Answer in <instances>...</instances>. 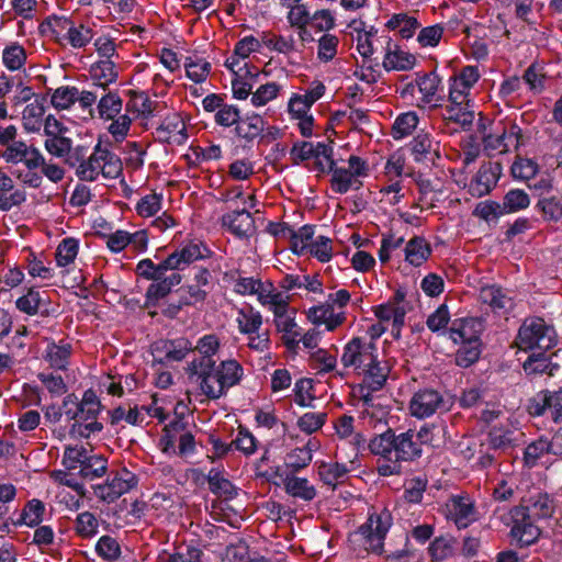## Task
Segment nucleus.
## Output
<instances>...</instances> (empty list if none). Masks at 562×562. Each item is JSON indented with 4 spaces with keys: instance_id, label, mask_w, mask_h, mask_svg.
<instances>
[{
    "instance_id": "b1692460",
    "label": "nucleus",
    "mask_w": 562,
    "mask_h": 562,
    "mask_svg": "<svg viewBox=\"0 0 562 562\" xmlns=\"http://www.w3.org/2000/svg\"><path fill=\"white\" fill-rule=\"evenodd\" d=\"M95 94L88 93V89H79L75 86H63L57 88L50 98L53 106L57 110H67L76 102L82 111L90 108Z\"/></svg>"
},
{
    "instance_id": "69168bd1",
    "label": "nucleus",
    "mask_w": 562,
    "mask_h": 562,
    "mask_svg": "<svg viewBox=\"0 0 562 562\" xmlns=\"http://www.w3.org/2000/svg\"><path fill=\"white\" fill-rule=\"evenodd\" d=\"M162 193L150 192L143 195L135 204V212L143 218L156 216L162 209Z\"/></svg>"
},
{
    "instance_id": "9d476101",
    "label": "nucleus",
    "mask_w": 562,
    "mask_h": 562,
    "mask_svg": "<svg viewBox=\"0 0 562 562\" xmlns=\"http://www.w3.org/2000/svg\"><path fill=\"white\" fill-rule=\"evenodd\" d=\"M102 404L92 389L83 392L80 400L79 417L77 423L69 427V435L74 438L88 439L91 435L103 430V424L99 420Z\"/></svg>"
},
{
    "instance_id": "7c9ffc66",
    "label": "nucleus",
    "mask_w": 562,
    "mask_h": 562,
    "mask_svg": "<svg viewBox=\"0 0 562 562\" xmlns=\"http://www.w3.org/2000/svg\"><path fill=\"white\" fill-rule=\"evenodd\" d=\"M334 427L337 437L345 443L350 445L352 458L356 459L360 448L366 443V438L361 432L355 430V418L350 415H341L336 419Z\"/></svg>"
},
{
    "instance_id": "a18cd8bd",
    "label": "nucleus",
    "mask_w": 562,
    "mask_h": 562,
    "mask_svg": "<svg viewBox=\"0 0 562 562\" xmlns=\"http://www.w3.org/2000/svg\"><path fill=\"white\" fill-rule=\"evenodd\" d=\"M550 452L547 446V437L540 436L538 439L528 443L524 450L522 461L525 467L532 469L540 464L549 462Z\"/></svg>"
},
{
    "instance_id": "423d86ee",
    "label": "nucleus",
    "mask_w": 562,
    "mask_h": 562,
    "mask_svg": "<svg viewBox=\"0 0 562 562\" xmlns=\"http://www.w3.org/2000/svg\"><path fill=\"white\" fill-rule=\"evenodd\" d=\"M471 89L458 85L454 77L450 78L448 104L442 108L441 116L447 123H456L463 130H470L474 119L475 110L470 99Z\"/></svg>"
},
{
    "instance_id": "09e8293b",
    "label": "nucleus",
    "mask_w": 562,
    "mask_h": 562,
    "mask_svg": "<svg viewBox=\"0 0 562 562\" xmlns=\"http://www.w3.org/2000/svg\"><path fill=\"white\" fill-rule=\"evenodd\" d=\"M497 177L490 166H482L469 184V193L474 198L488 194L496 186Z\"/></svg>"
},
{
    "instance_id": "e433bc0d",
    "label": "nucleus",
    "mask_w": 562,
    "mask_h": 562,
    "mask_svg": "<svg viewBox=\"0 0 562 562\" xmlns=\"http://www.w3.org/2000/svg\"><path fill=\"white\" fill-rule=\"evenodd\" d=\"M415 65V55L403 50L397 45L392 46L391 42L389 41L387 49L383 58V67L385 70L407 71L413 69Z\"/></svg>"
},
{
    "instance_id": "f3484780",
    "label": "nucleus",
    "mask_w": 562,
    "mask_h": 562,
    "mask_svg": "<svg viewBox=\"0 0 562 562\" xmlns=\"http://www.w3.org/2000/svg\"><path fill=\"white\" fill-rule=\"evenodd\" d=\"M521 128L513 122H498L493 131L483 136V145L487 150L498 154L515 150L520 145Z\"/></svg>"
},
{
    "instance_id": "37998d69",
    "label": "nucleus",
    "mask_w": 562,
    "mask_h": 562,
    "mask_svg": "<svg viewBox=\"0 0 562 562\" xmlns=\"http://www.w3.org/2000/svg\"><path fill=\"white\" fill-rule=\"evenodd\" d=\"M283 486L286 494L304 502H311L316 497V488L305 477H299L294 474H286L283 479Z\"/></svg>"
},
{
    "instance_id": "a878e982",
    "label": "nucleus",
    "mask_w": 562,
    "mask_h": 562,
    "mask_svg": "<svg viewBox=\"0 0 562 562\" xmlns=\"http://www.w3.org/2000/svg\"><path fill=\"white\" fill-rule=\"evenodd\" d=\"M529 413L533 416L549 414L555 423L562 422V389L540 392L529 405Z\"/></svg>"
},
{
    "instance_id": "3c124183",
    "label": "nucleus",
    "mask_w": 562,
    "mask_h": 562,
    "mask_svg": "<svg viewBox=\"0 0 562 562\" xmlns=\"http://www.w3.org/2000/svg\"><path fill=\"white\" fill-rule=\"evenodd\" d=\"M155 562H209L203 550L195 546L178 547L175 552L164 551Z\"/></svg>"
},
{
    "instance_id": "4d7b16f0",
    "label": "nucleus",
    "mask_w": 562,
    "mask_h": 562,
    "mask_svg": "<svg viewBox=\"0 0 562 562\" xmlns=\"http://www.w3.org/2000/svg\"><path fill=\"white\" fill-rule=\"evenodd\" d=\"M220 347L221 342L217 336L210 334L201 337L194 347V350H196L200 356L190 362L189 369L196 368L198 363L202 360H215L214 356L218 352Z\"/></svg>"
},
{
    "instance_id": "f257e3e1",
    "label": "nucleus",
    "mask_w": 562,
    "mask_h": 562,
    "mask_svg": "<svg viewBox=\"0 0 562 562\" xmlns=\"http://www.w3.org/2000/svg\"><path fill=\"white\" fill-rule=\"evenodd\" d=\"M211 250L198 239L189 240L175 249L167 258L156 263L151 259H142L135 272L138 277L151 281L145 295V305L155 307L171 290L182 281L180 271L191 263L209 258Z\"/></svg>"
},
{
    "instance_id": "de8ad7c7",
    "label": "nucleus",
    "mask_w": 562,
    "mask_h": 562,
    "mask_svg": "<svg viewBox=\"0 0 562 562\" xmlns=\"http://www.w3.org/2000/svg\"><path fill=\"white\" fill-rule=\"evenodd\" d=\"M404 252L409 265L420 267L430 257L431 247L424 237L414 236L407 241Z\"/></svg>"
},
{
    "instance_id": "13d9d810",
    "label": "nucleus",
    "mask_w": 562,
    "mask_h": 562,
    "mask_svg": "<svg viewBox=\"0 0 562 562\" xmlns=\"http://www.w3.org/2000/svg\"><path fill=\"white\" fill-rule=\"evenodd\" d=\"M78 470L81 479L93 481L106 474L108 460L101 454H90Z\"/></svg>"
},
{
    "instance_id": "4c0bfd02",
    "label": "nucleus",
    "mask_w": 562,
    "mask_h": 562,
    "mask_svg": "<svg viewBox=\"0 0 562 562\" xmlns=\"http://www.w3.org/2000/svg\"><path fill=\"white\" fill-rule=\"evenodd\" d=\"M420 26L417 18L408 12L394 13L385 23L389 31L396 33L403 40L412 38Z\"/></svg>"
},
{
    "instance_id": "e2e57ef3",
    "label": "nucleus",
    "mask_w": 562,
    "mask_h": 562,
    "mask_svg": "<svg viewBox=\"0 0 562 562\" xmlns=\"http://www.w3.org/2000/svg\"><path fill=\"white\" fill-rule=\"evenodd\" d=\"M349 469L339 462H322L318 465V476L321 481L329 486H336L344 480Z\"/></svg>"
},
{
    "instance_id": "20e7f679",
    "label": "nucleus",
    "mask_w": 562,
    "mask_h": 562,
    "mask_svg": "<svg viewBox=\"0 0 562 562\" xmlns=\"http://www.w3.org/2000/svg\"><path fill=\"white\" fill-rule=\"evenodd\" d=\"M40 33L61 47L86 48L94 37L93 27L70 16L49 15L40 24Z\"/></svg>"
},
{
    "instance_id": "c9c22d12",
    "label": "nucleus",
    "mask_w": 562,
    "mask_h": 562,
    "mask_svg": "<svg viewBox=\"0 0 562 562\" xmlns=\"http://www.w3.org/2000/svg\"><path fill=\"white\" fill-rule=\"evenodd\" d=\"M480 302L496 314H506L513 307V300L496 285L483 286L479 294Z\"/></svg>"
},
{
    "instance_id": "a211bd4d",
    "label": "nucleus",
    "mask_w": 562,
    "mask_h": 562,
    "mask_svg": "<svg viewBox=\"0 0 562 562\" xmlns=\"http://www.w3.org/2000/svg\"><path fill=\"white\" fill-rule=\"evenodd\" d=\"M100 89L98 87L88 89V93L95 94V98L85 112H88L90 117H98L101 121L115 119L123 110V99L116 90Z\"/></svg>"
},
{
    "instance_id": "49530a36",
    "label": "nucleus",
    "mask_w": 562,
    "mask_h": 562,
    "mask_svg": "<svg viewBox=\"0 0 562 562\" xmlns=\"http://www.w3.org/2000/svg\"><path fill=\"white\" fill-rule=\"evenodd\" d=\"M266 121L257 113H247L240 116L237 125L235 126L236 135L248 142L254 140L265 130Z\"/></svg>"
},
{
    "instance_id": "c756f323",
    "label": "nucleus",
    "mask_w": 562,
    "mask_h": 562,
    "mask_svg": "<svg viewBox=\"0 0 562 562\" xmlns=\"http://www.w3.org/2000/svg\"><path fill=\"white\" fill-rule=\"evenodd\" d=\"M273 323L278 331L283 334V341L288 348H294L299 344L300 333L295 323L294 312L290 304L273 311Z\"/></svg>"
},
{
    "instance_id": "79ce46f5",
    "label": "nucleus",
    "mask_w": 562,
    "mask_h": 562,
    "mask_svg": "<svg viewBox=\"0 0 562 562\" xmlns=\"http://www.w3.org/2000/svg\"><path fill=\"white\" fill-rule=\"evenodd\" d=\"M238 330L245 335L257 334L262 326V315L250 304H244L236 310L235 318Z\"/></svg>"
},
{
    "instance_id": "c03bdc74",
    "label": "nucleus",
    "mask_w": 562,
    "mask_h": 562,
    "mask_svg": "<svg viewBox=\"0 0 562 562\" xmlns=\"http://www.w3.org/2000/svg\"><path fill=\"white\" fill-rule=\"evenodd\" d=\"M177 293L179 294V304L168 308V315H176L182 306H192L203 303L209 294V291L200 285L190 283L181 286Z\"/></svg>"
},
{
    "instance_id": "2f4dec72",
    "label": "nucleus",
    "mask_w": 562,
    "mask_h": 562,
    "mask_svg": "<svg viewBox=\"0 0 562 562\" xmlns=\"http://www.w3.org/2000/svg\"><path fill=\"white\" fill-rule=\"evenodd\" d=\"M89 75L92 80L90 87L101 88L100 90L110 89L109 86L119 78L116 64L110 58H100L94 61L89 68Z\"/></svg>"
},
{
    "instance_id": "a19ab883",
    "label": "nucleus",
    "mask_w": 562,
    "mask_h": 562,
    "mask_svg": "<svg viewBox=\"0 0 562 562\" xmlns=\"http://www.w3.org/2000/svg\"><path fill=\"white\" fill-rule=\"evenodd\" d=\"M45 352V360L49 363L50 368L65 371L72 355V346L64 339L58 342L50 341Z\"/></svg>"
},
{
    "instance_id": "58836bf2",
    "label": "nucleus",
    "mask_w": 562,
    "mask_h": 562,
    "mask_svg": "<svg viewBox=\"0 0 562 562\" xmlns=\"http://www.w3.org/2000/svg\"><path fill=\"white\" fill-rule=\"evenodd\" d=\"M256 296L258 302L270 312L290 304V295L279 291L271 281H262Z\"/></svg>"
},
{
    "instance_id": "39448f33",
    "label": "nucleus",
    "mask_w": 562,
    "mask_h": 562,
    "mask_svg": "<svg viewBox=\"0 0 562 562\" xmlns=\"http://www.w3.org/2000/svg\"><path fill=\"white\" fill-rule=\"evenodd\" d=\"M76 162H71L76 167V176L81 181L93 182L102 176L104 179H116L123 171V166L120 157L98 144L93 151L87 158L76 157Z\"/></svg>"
},
{
    "instance_id": "052dcab7",
    "label": "nucleus",
    "mask_w": 562,
    "mask_h": 562,
    "mask_svg": "<svg viewBox=\"0 0 562 562\" xmlns=\"http://www.w3.org/2000/svg\"><path fill=\"white\" fill-rule=\"evenodd\" d=\"M207 483L210 491L218 496L233 498L236 495V488L233 483L217 469L210 470Z\"/></svg>"
},
{
    "instance_id": "cd10ccee",
    "label": "nucleus",
    "mask_w": 562,
    "mask_h": 562,
    "mask_svg": "<svg viewBox=\"0 0 562 562\" xmlns=\"http://www.w3.org/2000/svg\"><path fill=\"white\" fill-rule=\"evenodd\" d=\"M378 390H362L360 387V400L362 402L363 406V415L367 419L368 424L372 426L373 428H384L389 427L387 425V417L390 414V411L387 406H384L380 403L374 402V397L372 395L373 392H376Z\"/></svg>"
},
{
    "instance_id": "bb28decb",
    "label": "nucleus",
    "mask_w": 562,
    "mask_h": 562,
    "mask_svg": "<svg viewBox=\"0 0 562 562\" xmlns=\"http://www.w3.org/2000/svg\"><path fill=\"white\" fill-rule=\"evenodd\" d=\"M306 316L312 324L324 325L327 331H334L347 321L346 312L336 311L326 301L310 307L306 311Z\"/></svg>"
},
{
    "instance_id": "f704fd0d",
    "label": "nucleus",
    "mask_w": 562,
    "mask_h": 562,
    "mask_svg": "<svg viewBox=\"0 0 562 562\" xmlns=\"http://www.w3.org/2000/svg\"><path fill=\"white\" fill-rule=\"evenodd\" d=\"M155 350L159 356L160 362H178L186 358L192 350L191 342L186 338L175 340H162L156 344Z\"/></svg>"
},
{
    "instance_id": "338daca9",
    "label": "nucleus",
    "mask_w": 562,
    "mask_h": 562,
    "mask_svg": "<svg viewBox=\"0 0 562 562\" xmlns=\"http://www.w3.org/2000/svg\"><path fill=\"white\" fill-rule=\"evenodd\" d=\"M44 164V157L35 160L34 166L25 165L14 171L15 178L24 186L37 189L43 183L41 166Z\"/></svg>"
},
{
    "instance_id": "ddd939ff",
    "label": "nucleus",
    "mask_w": 562,
    "mask_h": 562,
    "mask_svg": "<svg viewBox=\"0 0 562 562\" xmlns=\"http://www.w3.org/2000/svg\"><path fill=\"white\" fill-rule=\"evenodd\" d=\"M136 484L137 479L135 474L124 468L111 472L104 483L93 484L91 487L98 499L111 504L128 493Z\"/></svg>"
},
{
    "instance_id": "c85d7f7f",
    "label": "nucleus",
    "mask_w": 562,
    "mask_h": 562,
    "mask_svg": "<svg viewBox=\"0 0 562 562\" xmlns=\"http://www.w3.org/2000/svg\"><path fill=\"white\" fill-rule=\"evenodd\" d=\"M321 447L319 441L315 438H310L307 442L302 446L290 450L284 457V467L294 474L310 465L313 459V452Z\"/></svg>"
},
{
    "instance_id": "774afa93",
    "label": "nucleus",
    "mask_w": 562,
    "mask_h": 562,
    "mask_svg": "<svg viewBox=\"0 0 562 562\" xmlns=\"http://www.w3.org/2000/svg\"><path fill=\"white\" fill-rule=\"evenodd\" d=\"M97 555L105 562H116L122 553L121 546L116 538L104 535L100 537L94 547Z\"/></svg>"
},
{
    "instance_id": "1a4fd4ad",
    "label": "nucleus",
    "mask_w": 562,
    "mask_h": 562,
    "mask_svg": "<svg viewBox=\"0 0 562 562\" xmlns=\"http://www.w3.org/2000/svg\"><path fill=\"white\" fill-rule=\"evenodd\" d=\"M558 342L553 326L546 323L543 318L531 317L521 324L516 345L521 350L538 349L547 351Z\"/></svg>"
},
{
    "instance_id": "f03ea898",
    "label": "nucleus",
    "mask_w": 562,
    "mask_h": 562,
    "mask_svg": "<svg viewBox=\"0 0 562 562\" xmlns=\"http://www.w3.org/2000/svg\"><path fill=\"white\" fill-rule=\"evenodd\" d=\"M340 362L362 376V390H381L390 374V366L379 358L376 342L367 337H353L342 348Z\"/></svg>"
},
{
    "instance_id": "5fc2aeb1",
    "label": "nucleus",
    "mask_w": 562,
    "mask_h": 562,
    "mask_svg": "<svg viewBox=\"0 0 562 562\" xmlns=\"http://www.w3.org/2000/svg\"><path fill=\"white\" fill-rule=\"evenodd\" d=\"M79 241L76 238L67 237L63 239L57 246L55 252L56 265L59 268H65L69 272V267L74 265L78 256Z\"/></svg>"
},
{
    "instance_id": "864d4df0",
    "label": "nucleus",
    "mask_w": 562,
    "mask_h": 562,
    "mask_svg": "<svg viewBox=\"0 0 562 562\" xmlns=\"http://www.w3.org/2000/svg\"><path fill=\"white\" fill-rule=\"evenodd\" d=\"M52 479L61 485L70 487L77 493L78 497L75 498L71 496L70 503H68V505L74 509H79L82 506L81 498H83L87 494L85 485L79 482L71 473L65 471H54L52 473Z\"/></svg>"
},
{
    "instance_id": "412c9836",
    "label": "nucleus",
    "mask_w": 562,
    "mask_h": 562,
    "mask_svg": "<svg viewBox=\"0 0 562 562\" xmlns=\"http://www.w3.org/2000/svg\"><path fill=\"white\" fill-rule=\"evenodd\" d=\"M406 293L402 289H397L393 296L384 304H380L373 308L374 315L381 322L393 323V329L400 333L405 323V315L407 313V302L405 300Z\"/></svg>"
},
{
    "instance_id": "72a5a7b5",
    "label": "nucleus",
    "mask_w": 562,
    "mask_h": 562,
    "mask_svg": "<svg viewBox=\"0 0 562 562\" xmlns=\"http://www.w3.org/2000/svg\"><path fill=\"white\" fill-rule=\"evenodd\" d=\"M26 200V193L14 186L13 179L0 169V211L8 212L20 206Z\"/></svg>"
},
{
    "instance_id": "0eeeda50",
    "label": "nucleus",
    "mask_w": 562,
    "mask_h": 562,
    "mask_svg": "<svg viewBox=\"0 0 562 562\" xmlns=\"http://www.w3.org/2000/svg\"><path fill=\"white\" fill-rule=\"evenodd\" d=\"M393 522L392 514L386 508L374 509L369 514L352 537L360 542L366 551L380 553L383 549L384 539Z\"/></svg>"
},
{
    "instance_id": "ea45409f",
    "label": "nucleus",
    "mask_w": 562,
    "mask_h": 562,
    "mask_svg": "<svg viewBox=\"0 0 562 562\" xmlns=\"http://www.w3.org/2000/svg\"><path fill=\"white\" fill-rule=\"evenodd\" d=\"M128 100L125 103V112L132 114L134 119L148 120L156 108V102L153 101L147 93L143 91H128Z\"/></svg>"
},
{
    "instance_id": "aec40b11",
    "label": "nucleus",
    "mask_w": 562,
    "mask_h": 562,
    "mask_svg": "<svg viewBox=\"0 0 562 562\" xmlns=\"http://www.w3.org/2000/svg\"><path fill=\"white\" fill-rule=\"evenodd\" d=\"M442 513L458 529H464L479 519L475 502L468 494L451 495Z\"/></svg>"
},
{
    "instance_id": "4be33fe9",
    "label": "nucleus",
    "mask_w": 562,
    "mask_h": 562,
    "mask_svg": "<svg viewBox=\"0 0 562 562\" xmlns=\"http://www.w3.org/2000/svg\"><path fill=\"white\" fill-rule=\"evenodd\" d=\"M325 91V85L319 80H315L304 93H293L288 101L290 117L295 119L310 114L312 105L324 95Z\"/></svg>"
},
{
    "instance_id": "603ef678",
    "label": "nucleus",
    "mask_w": 562,
    "mask_h": 562,
    "mask_svg": "<svg viewBox=\"0 0 562 562\" xmlns=\"http://www.w3.org/2000/svg\"><path fill=\"white\" fill-rule=\"evenodd\" d=\"M525 508L531 517L535 518H549L553 515L555 504L547 493H537L530 495L526 501Z\"/></svg>"
},
{
    "instance_id": "f8f14e48",
    "label": "nucleus",
    "mask_w": 562,
    "mask_h": 562,
    "mask_svg": "<svg viewBox=\"0 0 562 562\" xmlns=\"http://www.w3.org/2000/svg\"><path fill=\"white\" fill-rule=\"evenodd\" d=\"M420 443L415 439V431L408 429L400 435L395 434L394 462L383 464L379 469L380 476H393L402 473V462L414 461L422 456Z\"/></svg>"
},
{
    "instance_id": "6e6552de",
    "label": "nucleus",
    "mask_w": 562,
    "mask_h": 562,
    "mask_svg": "<svg viewBox=\"0 0 562 562\" xmlns=\"http://www.w3.org/2000/svg\"><path fill=\"white\" fill-rule=\"evenodd\" d=\"M18 127L13 124L0 127V146L4 147L1 158L9 165H31L41 159L43 154L33 144L18 139Z\"/></svg>"
},
{
    "instance_id": "dca6fc26",
    "label": "nucleus",
    "mask_w": 562,
    "mask_h": 562,
    "mask_svg": "<svg viewBox=\"0 0 562 562\" xmlns=\"http://www.w3.org/2000/svg\"><path fill=\"white\" fill-rule=\"evenodd\" d=\"M441 79L436 72L417 75L414 82L404 89V92L415 93L417 89L420 97L417 99L419 108L436 109L442 106L443 97L440 93Z\"/></svg>"
},
{
    "instance_id": "5701e85b",
    "label": "nucleus",
    "mask_w": 562,
    "mask_h": 562,
    "mask_svg": "<svg viewBox=\"0 0 562 562\" xmlns=\"http://www.w3.org/2000/svg\"><path fill=\"white\" fill-rule=\"evenodd\" d=\"M440 140L430 133L420 131L409 143V149L416 162L435 164L441 157Z\"/></svg>"
},
{
    "instance_id": "6ab92c4d",
    "label": "nucleus",
    "mask_w": 562,
    "mask_h": 562,
    "mask_svg": "<svg viewBox=\"0 0 562 562\" xmlns=\"http://www.w3.org/2000/svg\"><path fill=\"white\" fill-rule=\"evenodd\" d=\"M261 46V35L259 37L252 35L243 37L236 43L233 54L226 59L225 67L233 74L258 76L259 69L250 65L247 58L251 53L259 52Z\"/></svg>"
},
{
    "instance_id": "6e6d98bb",
    "label": "nucleus",
    "mask_w": 562,
    "mask_h": 562,
    "mask_svg": "<svg viewBox=\"0 0 562 562\" xmlns=\"http://www.w3.org/2000/svg\"><path fill=\"white\" fill-rule=\"evenodd\" d=\"M480 324L476 323L474 319H462V321H456L452 323V326L450 328V338L456 344H465L472 340L479 339V330H475L474 327Z\"/></svg>"
},
{
    "instance_id": "2eb2a0df",
    "label": "nucleus",
    "mask_w": 562,
    "mask_h": 562,
    "mask_svg": "<svg viewBox=\"0 0 562 562\" xmlns=\"http://www.w3.org/2000/svg\"><path fill=\"white\" fill-rule=\"evenodd\" d=\"M508 515L510 536L520 548L529 547L538 541L541 530L524 505L514 506Z\"/></svg>"
},
{
    "instance_id": "bf43d9fd",
    "label": "nucleus",
    "mask_w": 562,
    "mask_h": 562,
    "mask_svg": "<svg viewBox=\"0 0 562 562\" xmlns=\"http://www.w3.org/2000/svg\"><path fill=\"white\" fill-rule=\"evenodd\" d=\"M419 116L415 111H407L396 116L392 125V136L394 139H402L409 136L418 126Z\"/></svg>"
},
{
    "instance_id": "8fccbe9b",
    "label": "nucleus",
    "mask_w": 562,
    "mask_h": 562,
    "mask_svg": "<svg viewBox=\"0 0 562 562\" xmlns=\"http://www.w3.org/2000/svg\"><path fill=\"white\" fill-rule=\"evenodd\" d=\"M261 41L262 46L279 54L290 56L291 54L299 52L296 41L292 34L278 35L271 32H262Z\"/></svg>"
},
{
    "instance_id": "680f3d73",
    "label": "nucleus",
    "mask_w": 562,
    "mask_h": 562,
    "mask_svg": "<svg viewBox=\"0 0 562 562\" xmlns=\"http://www.w3.org/2000/svg\"><path fill=\"white\" fill-rule=\"evenodd\" d=\"M44 513V503L40 499L33 498L25 504L20 518L14 522V525H26L29 527L38 526L43 520Z\"/></svg>"
},
{
    "instance_id": "473e14b6",
    "label": "nucleus",
    "mask_w": 562,
    "mask_h": 562,
    "mask_svg": "<svg viewBox=\"0 0 562 562\" xmlns=\"http://www.w3.org/2000/svg\"><path fill=\"white\" fill-rule=\"evenodd\" d=\"M248 209L244 206L241 210L237 209L223 215V226L238 237L251 234L255 231V221Z\"/></svg>"
},
{
    "instance_id": "4468645a",
    "label": "nucleus",
    "mask_w": 562,
    "mask_h": 562,
    "mask_svg": "<svg viewBox=\"0 0 562 562\" xmlns=\"http://www.w3.org/2000/svg\"><path fill=\"white\" fill-rule=\"evenodd\" d=\"M449 408V400L432 387L416 391L408 403L409 414L418 419L431 417L437 413L447 412Z\"/></svg>"
},
{
    "instance_id": "9b49d317",
    "label": "nucleus",
    "mask_w": 562,
    "mask_h": 562,
    "mask_svg": "<svg viewBox=\"0 0 562 562\" xmlns=\"http://www.w3.org/2000/svg\"><path fill=\"white\" fill-rule=\"evenodd\" d=\"M328 171L331 172V190L338 194H346L348 191L359 190L363 186L361 178L369 176L370 167L367 160L351 155L348 159V167H337L335 161H330Z\"/></svg>"
},
{
    "instance_id": "393cba45",
    "label": "nucleus",
    "mask_w": 562,
    "mask_h": 562,
    "mask_svg": "<svg viewBox=\"0 0 562 562\" xmlns=\"http://www.w3.org/2000/svg\"><path fill=\"white\" fill-rule=\"evenodd\" d=\"M369 451L378 457L376 472L383 464L394 462L395 458V431L386 427L382 432L374 435L368 442Z\"/></svg>"
},
{
    "instance_id": "0e129e2a",
    "label": "nucleus",
    "mask_w": 562,
    "mask_h": 562,
    "mask_svg": "<svg viewBox=\"0 0 562 562\" xmlns=\"http://www.w3.org/2000/svg\"><path fill=\"white\" fill-rule=\"evenodd\" d=\"M183 427L184 423L182 420H175L165 426L159 439V447L164 453L177 454L176 443L179 442V436Z\"/></svg>"
},
{
    "instance_id": "7ed1b4c3",
    "label": "nucleus",
    "mask_w": 562,
    "mask_h": 562,
    "mask_svg": "<svg viewBox=\"0 0 562 562\" xmlns=\"http://www.w3.org/2000/svg\"><path fill=\"white\" fill-rule=\"evenodd\" d=\"M199 389L209 400H218L243 379L244 368L234 360H223L216 366L215 360H202L196 368L189 369Z\"/></svg>"
}]
</instances>
